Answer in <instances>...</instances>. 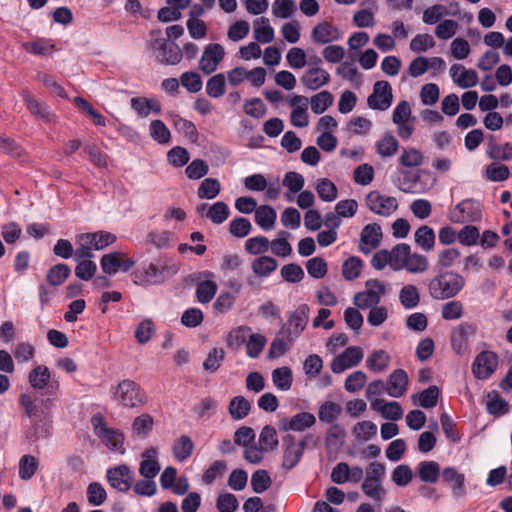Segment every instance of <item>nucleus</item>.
<instances>
[{
    "label": "nucleus",
    "mask_w": 512,
    "mask_h": 512,
    "mask_svg": "<svg viewBox=\"0 0 512 512\" xmlns=\"http://www.w3.org/2000/svg\"><path fill=\"white\" fill-rule=\"evenodd\" d=\"M53 396L46 398H33L30 394L24 393L19 397V403L24 408L25 414L34 423L35 440L47 437L49 434L46 424L49 419V411L53 406Z\"/></svg>",
    "instance_id": "nucleus-1"
},
{
    "label": "nucleus",
    "mask_w": 512,
    "mask_h": 512,
    "mask_svg": "<svg viewBox=\"0 0 512 512\" xmlns=\"http://www.w3.org/2000/svg\"><path fill=\"white\" fill-rule=\"evenodd\" d=\"M465 286V279L454 271H441L429 281L428 291L435 300L455 297Z\"/></svg>",
    "instance_id": "nucleus-2"
},
{
    "label": "nucleus",
    "mask_w": 512,
    "mask_h": 512,
    "mask_svg": "<svg viewBox=\"0 0 512 512\" xmlns=\"http://www.w3.org/2000/svg\"><path fill=\"white\" fill-rule=\"evenodd\" d=\"M309 312L310 308L307 304L299 305L289 314L287 321L280 327V334L295 342L307 326Z\"/></svg>",
    "instance_id": "nucleus-3"
},
{
    "label": "nucleus",
    "mask_w": 512,
    "mask_h": 512,
    "mask_svg": "<svg viewBox=\"0 0 512 512\" xmlns=\"http://www.w3.org/2000/svg\"><path fill=\"white\" fill-rule=\"evenodd\" d=\"M386 294V285L378 279H369L365 282V290L353 297L354 305L359 309H368L379 304L382 296Z\"/></svg>",
    "instance_id": "nucleus-4"
},
{
    "label": "nucleus",
    "mask_w": 512,
    "mask_h": 512,
    "mask_svg": "<svg viewBox=\"0 0 512 512\" xmlns=\"http://www.w3.org/2000/svg\"><path fill=\"white\" fill-rule=\"evenodd\" d=\"M144 398L140 386L130 379L121 381L113 392V399L129 408L141 406L144 403Z\"/></svg>",
    "instance_id": "nucleus-5"
},
{
    "label": "nucleus",
    "mask_w": 512,
    "mask_h": 512,
    "mask_svg": "<svg viewBox=\"0 0 512 512\" xmlns=\"http://www.w3.org/2000/svg\"><path fill=\"white\" fill-rule=\"evenodd\" d=\"M151 49L157 61L164 65H176L183 57L179 45L166 38H156L151 42Z\"/></svg>",
    "instance_id": "nucleus-6"
},
{
    "label": "nucleus",
    "mask_w": 512,
    "mask_h": 512,
    "mask_svg": "<svg viewBox=\"0 0 512 512\" xmlns=\"http://www.w3.org/2000/svg\"><path fill=\"white\" fill-rule=\"evenodd\" d=\"M28 381L35 390H45L46 396L55 397L60 387L59 381L52 378L49 368L45 365L33 368L29 372Z\"/></svg>",
    "instance_id": "nucleus-7"
},
{
    "label": "nucleus",
    "mask_w": 512,
    "mask_h": 512,
    "mask_svg": "<svg viewBox=\"0 0 512 512\" xmlns=\"http://www.w3.org/2000/svg\"><path fill=\"white\" fill-rule=\"evenodd\" d=\"M498 364L499 357L494 351L483 350L472 363V373L478 380H487L497 370Z\"/></svg>",
    "instance_id": "nucleus-8"
},
{
    "label": "nucleus",
    "mask_w": 512,
    "mask_h": 512,
    "mask_svg": "<svg viewBox=\"0 0 512 512\" xmlns=\"http://www.w3.org/2000/svg\"><path fill=\"white\" fill-rule=\"evenodd\" d=\"M482 217L481 205L478 201L468 198L458 203L449 213L453 223L476 222Z\"/></svg>",
    "instance_id": "nucleus-9"
},
{
    "label": "nucleus",
    "mask_w": 512,
    "mask_h": 512,
    "mask_svg": "<svg viewBox=\"0 0 512 512\" xmlns=\"http://www.w3.org/2000/svg\"><path fill=\"white\" fill-rule=\"evenodd\" d=\"M365 202L371 212L383 217H389L398 208V201L395 197L383 195L376 190L366 195Z\"/></svg>",
    "instance_id": "nucleus-10"
},
{
    "label": "nucleus",
    "mask_w": 512,
    "mask_h": 512,
    "mask_svg": "<svg viewBox=\"0 0 512 512\" xmlns=\"http://www.w3.org/2000/svg\"><path fill=\"white\" fill-rule=\"evenodd\" d=\"M307 442L306 439H302L296 442L295 437L288 434L283 437V461L282 467L286 470L293 469L301 460Z\"/></svg>",
    "instance_id": "nucleus-11"
},
{
    "label": "nucleus",
    "mask_w": 512,
    "mask_h": 512,
    "mask_svg": "<svg viewBox=\"0 0 512 512\" xmlns=\"http://www.w3.org/2000/svg\"><path fill=\"white\" fill-rule=\"evenodd\" d=\"M393 101L392 87L388 81H377L373 85V91L367 98L369 108L385 111Z\"/></svg>",
    "instance_id": "nucleus-12"
},
{
    "label": "nucleus",
    "mask_w": 512,
    "mask_h": 512,
    "mask_svg": "<svg viewBox=\"0 0 512 512\" xmlns=\"http://www.w3.org/2000/svg\"><path fill=\"white\" fill-rule=\"evenodd\" d=\"M106 478L112 488L126 493L132 487L134 475L129 466L122 464L109 468L106 472Z\"/></svg>",
    "instance_id": "nucleus-13"
},
{
    "label": "nucleus",
    "mask_w": 512,
    "mask_h": 512,
    "mask_svg": "<svg viewBox=\"0 0 512 512\" xmlns=\"http://www.w3.org/2000/svg\"><path fill=\"white\" fill-rule=\"evenodd\" d=\"M225 56V50L222 45L218 43H210L208 44L202 53L201 59L199 61L200 70L206 74L210 75L215 72L222 62Z\"/></svg>",
    "instance_id": "nucleus-14"
},
{
    "label": "nucleus",
    "mask_w": 512,
    "mask_h": 512,
    "mask_svg": "<svg viewBox=\"0 0 512 512\" xmlns=\"http://www.w3.org/2000/svg\"><path fill=\"white\" fill-rule=\"evenodd\" d=\"M316 423L315 416L310 412H300L291 418H282L279 420V429L283 432L295 431L303 432Z\"/></svg>",
    "instance_id": "nucleus-15"
},
{
    "label": "nucleus",
    "mask_w": 512,
    "mask_h": 512,
    "mask_svg": "<svg viewBox=\"0 0 512 512\" xmlns=\"http://www.w3.org/2000/svg\"><path fill=\"white\" fill-rule=\"evenodd\" d=\"M382 239L381 226L377 223H371L364 226L360 234V250L364 254L370 253L376 249Z\"/></svg>",
    "instance_id": "nucleus-16"
},
{
    "label": "nucleus",
    "mask_w": 512,
    "mask_h": 512,
    "mask_svg": "<svg viewBox=\"0 0 512 512\" xmlns=\"http://www.w3.org/2000/svg\"><path fill=\"white\" fill-rule=\"evenodd\" d=\"M408 375L403 369L394 370L388 377L386 392L389 396L399 398L405 394L408 387Z\"/></svg>",
    "instance_id": "nucleus-17"
},
{
    "label": "nucleus",
    "mask_w": 512,
    "mask_h": 512,
    "mask_svg": "<svg viewBox=\"0 0 512 512\" xmlns=\"http://www.w3.org/2000/svg\"><path fill=\"white\" fill-rule=\"evenodd\" d=\"M300 80L307 89L315 91L329 83L330 74L323 68L309 67Z\"/></svg>",
    "instance_id": "nucleus-18"
},
{
    "label": "nucleus",
    "mask_w": 512,
    "mask_h": 512,
    "mask_svg": "<svg viewBox=\"0 0 512 512\" xmlns=\"http://www.w3.org/2000/svg\"><path fill=\"white\" fill-rule=\"evenodd\" d=\"M158 451L154 447L146 449L141 454L139 473L146 479H154L160 471V464L157 461Z\"/></svg>",
    "instance_id": "nucleus-19"
},
{
    "label": "nucleus",
    "mask_w": 512,
    "mask_h": 512,
    "mask_svg": "<svg viewBox=\"0 0 512 512\" xmlns=\"http://www.w3.org/2000/svg\"><path fill=\"white\" fill-rule=\"evenodd\" d=\"M442 479L449 485L455 498H462L466 495L465 475L458 472L456 468H444L442 470Z\"/></svg>",
    "instance_id": "nucleus-20"
},
{
    "label": "nucleus",
    "mask_w": 512,
    "mask_h": 512,
    "mask_svg": "<svg viewBox=\"0 0 512 512\" xmlns=\"http://www.w3.org/2000/svg\"><path fill=\"white\" fill-rule=\"evenodd\" d=\"M311 38L315 43L325 45L339 40L341 34L337 27L327 21H323L313 28Z\"/></svg>",
    "instance_id": "nucleus-21"
},
{
    "label": "nucleus",
    "mask_w": 512,
    "mask_h": 512,
    "mask_svg": "<svg viewBox=\"0 0 512 512\" xmlns=\"http://www.w3.org/2000/svg\"><path fill=\"white\" fill-rule=\"evenodd\" d=\"M23 100L27 106V109L37 119L44 122H52L54 120V115L45 102L37 100L26 92L23 93Z\"/></svg>",
    "instance_id": "nucleus-22"
},
{
    "label": "nucleus",
    "mask_w": 512,
    "mask_h": 512,
    "mask_svg": "<svg viewBox=\"0 0 512 512\" xmlns=\"http://www.w3.org/2000/svg\"><path fill=\"white\" fill-rule=\"evenodd\" d=\"M477 327L474 324L462 323L455 328L451 335V346L453 350L461 354L464 350L470 335L476 333Z\"/></svg>",
    "instance_id": "nucleus-23"
},
{
    "label": "nucleus",
    "mask_w": 512,
    "mask_h": 512,
    "mask_svg": "<svg viewBox=\"0 0 512 512\" xmlns=\"http://www.w3.org/2000/svg\"><path fill=\"white\" fill-rule=\"evenodd\" d=\"M80 240L91 245L94 250H103L116 242V235L107 231H97L80 235Z\"/></svg>",
    "instance_id": "nucleus-24"
},
{
    "label": "nucleus",
    "mask_w": 512,
    "mask_h": 512,
    "mask_svg": "<svg viewBox=\"0 0 512 512\" xmlns=\"http://www.w3.org/2000/svg\"><path fill=\"white\" fill-rule=\"evenodd\" d=\"M132 276L133 282L137 285L159 284L162 278L159 265L154 263H150L145 268L136 269Z\"/></svg>",
    "instance_id": "nucleus-25"
},
{
    "label": "nucleus",
    "mask_w": 512,
    "mask_h": 512,
    "mask_svg": "<svg viewBox=\"0 0 512 512\" xmlns=\"http://www.w3.org/2000/svg\"><path fill=\"white\" fill-rule=\"evenodd\" d=\"M130 105L140 117H147L150 112L160 114L162 110L160 102L155 98L134 97Z\"/></svg>",
    "instance_id": "nucleus-26"
},
{
    "label": "nucleus",
    "mask_w": 512,
    "mask_h": 512,
    "mask_svg": "<svg viewBox=\"0 0 512 512\" xmlns=\"http://www.w3.org/2000/svg\"><path fill=\"white\" fill-rule=\"evenodd\" d=\"M110 450L120 452L123 454L124 449V435L119 429L108 428L97 436Z\"/></svg>",
    "instance_id": "nucleus-27"
},
{
    "label": "nucleus",
    "mask_w": 512,
    "mask_h": 512,
    "mask_svg": "<svg viewBox=\"0 0 512 512\" xmlns=\"http://www.w3.org/2000/svg\"><path fill=\"white\" fill-rule=\"evenodd\" d=\"M440 390L436 385H431L418 394L412 396L415 405H419L424 409H430L437 405Z\"/></svg>",
    "instance_id": "nucleus-28"
},
{
    "label": "nucleus",
    "mask_w": 512,
    "mask_h": 512,
    "mask_svg": "<svg viewBox=\"0 0 512 512\" xmlns=\"http://www.w3.org/2000/svg\"><path fill=\"white\" fill-rule=\"evenodd\" d=\"M416 245L424 252H430L434 249L436 235L430 226L422 225L414 233Z\"/></svg>",
    "instance_id": "nucleus-29"
},
{
    "label": "nucleus",
    "mask_w": 512,
    "mask_h": 512,
    "mask_svg": "<svg viewBox=\"0 0 512 512\" xmlns=\"http://www.w3.org/2000/svg\"><path fill=\"white\" fill-rule=\"evenodd\" d=\"M39 459L31 454L23 455L18 464V475L21 480L28 481L33 478L39 469Z\"/></svg>",
    "instance_id": "nucleus-30"
},
{
    "label": "nucleus",
    "mask_w": 512,
    "mask_h": 512,
    "mask_svg": "<svg viewBox=\"0 0 512 512\" xmlns=\"http://www.w3.org/2000/svg\"><path fill=\"white\" fill-rule=\"evenodd\" d=\"M254 218L257 225H259L264 231H269L275 225L277 214L273 207L269 205H261L255 210Z\"/></svg>",
    "instance_id": "nucleus-31"
},
{
    "label": "nucleus",
    "mask_w": 512,
    "mask_h": 512,
    "mask_svg": "<svg viewBox=\"0 0 512 512\" xmlns=\"http://www.w3.org/2000/svg\"><path fill=\"white\" fill-rule=\"evenodd\" d=\"M419 479L425 483H435L440 474V465L436 461H421L416 467Z\"/></svg>",
    "instance_id": "nucleus-32"
},
{
    "label": "nucleus",
    "mask_w": 512,
    "mask_h": 512,
    "mask_svg": "<svg viewBox=\"0 0 512 512\" xmlns=\"http://www.w3.org/2000/svg\"><path fill=\"white\" fill-rule=\"evenodd\" d=\"M382 482L383 481H381V480H373L370 478L369 479L364 478L362 485H361V490L364 493V495L367 496L368 498L372 499L379 505L381 504V502L384 500V498L386 496V490L383 487Z\"/></svg>",
    "instance_id": "nucleus-33"
},
{
    "label": "nucleus",
    "mask_w": 512,
    "mask_h": 512,
    "mask_svg": "<svg viewBox=\"0 0 512 512\" xmlns=\"http://www.w3.org/2000/svg\"><path fill=\"white\" fill-rule=\"evenodd\" d=\"M278 267L277 261L269 256H260L252 261L251 268L255 275L268 277Z\"/></svg>",
    "instance_id": "nucleus-34"
},
{
    "label": "nucleus",
    "mask_w": 512,
    "mask_h": 512,
    "mask_svg": "<svg viewBox=\"0 0 512 512\" xmlns=\"http://www.w3.org/2000/svg\"><path fill=\"white\" fill-rule=\"evenodd\" d=\"M254 38L260 43H270L274 39V29L269 19L260 17L254 21Z\"/></svg>",
    "instance_id": "nucleus-35"
},
{
    "label": "nucleus",
    "mask_w": 512,
    "mask_h": 512,
    "mask_svg": "<svg viewBox=\"0 0 512 512\" xmlns=\"http://www.w3.org/2000/svg\"><path fill=\"white\" fill-rule=\"evenodd\" d=\"M390 359V355L386 351L380 349L373 352L366 359V366L370 371L380 373L387 369Z\"/></svg>",
    "instance_id": "nucleus-36"
},
{
    "label": "nucleus",
    "mask_w": 512,
    "mask_h": 512,
    "mask_svg": "<svg viewBox=\"0 0 512 512\" xmlns=\"http://www.w3.org/2000/svg\"><path fill=\"white\" fill-rule=\"evenodd\" d=\"M294 344L288 337L281 335L278 332L277 336L273 339L268 350V358L276 359L283 356Z\"/></svg>",
    "instance_id": "nucleus-37"
},
{
    "label": "nucleus",
    "mask_w": 512,
    "mask_h": 512,
    "mask_svg": "<svg viewBox=\"0 0 512 512\" xmlns=\"http://www.w3.org/2000/svg\"><path fill=\"white\" fill-rule=\"evenodd\" d=\"M250 409V402L243 396L232 398L228 407L231 417L235 420L245 418L249 414Z\"/></svg>",
    "instance_id": "nucleus-38"
},
{
    "label": "nucleus",
    "mask_w": 512,
    "mask_h": 512,
    "mask_svg": "<svg viewBox=\"0 0 512 512\" xmlns=\"http://www.w3.org/2000/svg\"><path fill=\"white\" fill-rule=\"evenodd\" d=\"M272 381L279 390H289L293 382V374L291 369L287 366L276 368L272 372Z\"/></svg>",
    "instance_id": "nucleus-39"
},
{
    "label": "nucleus",
    "mask_w": 512,
    "mask_h": 512,
    "mask_svg": "<svg viewBox=\"0 0 512 512\" xmlns=\"http://www.w3.org/2000/svg\"><path fill=\"white\" fill-rule=\"evenodd\" d=\"M316 192L324 202H332L338 197L336 185L328 178H320L317 181Z\"/></svg>",
    "instance_id": "nucleus-40"
},
{
    "label": "nucleus",
    "mask_w": 512,
    "mask_h": 512,
    "mask_svg": "<svg viewBox=\"0 0 512 512\" xmlns=\"http://www.w3.org/2000/svg\"><path fill=\"white\" fill-rule=\"evenodd\" d=\"M389 253H391L392 268L394 270L403 269L411 253V247L407 243H399Z\"/></svg>",
    "instance_id": "nucleus-41"
},
{
    "label": "nucleus",
    "mask_w": 512,
    "mask_h": 512,
    "mask_svg": "<svg viewBox=\"0 0 512 512\" xmlns=\"http://www.w3.org/2000/svg\"><path fill=\"white\" fill-rule=\"evenodd\" d=\"M399 301L406 309L415 308L420 301V295L416 286L407 284L399 292Z\"/></svg>",
    "instance_id": "nucleus-42"
},
{
    "label": "nucleus",
    "mask_w": 512,
    "mask_h": 512,
    "mask_svg": "<svg viewBox=\"0 0 512 512\" xmlns=\"http://www.w3.org/2000/svg\"><path fill=\"white\" fill-rule=\"evenodd\" d=\"M342 408L333 401H325L318 410V418L323 423H333L341 414Z\"/></svg>",
    "instance_id": "nucleus-43"
},
{
    "label": "nucleus",
    "mask_w": 512,
    "mask_h": 512,
    "mask_svg": "<svg viewBox=\"0 0 512 512\" xmlns=\"http://www.w3.org/2000/svg\"><path fill=\"white\" fill-rule=\"evenodd\" d=\"M194 444L187 435L180 436L173 446L174 457L182 462L189 458L193 452Z\"/></svg>",
    "instance_id": "nucleus-44"
},
{
    "label": "nucleus",
    "mask_w": 512,
    "mask_h": 512,
    "mask_svg": "<svg viewBox=\"0 0 512 512\" xmlns=\"http://www.w3.org/2000/svg\"><path fill=\"white\" fill-rule=\"evenodd\" d=\"M333 100V95L326 90L313 95L310 99L312 112L317 115L324 113L332 105Z\"/></svg>",
    "instance_id": "nucleus-45"
},
{
    "label": "nucleus",
    "mask_w": 512,
    "mask_h": 512,
    "mask_svg": "<svg viewBox=\"0 0 512 512\" xmlns=\"http://www.w3.org/2000/svg\"><path fill=\"white\" fill-rule=\"evenodd\" d=\"M279 445L277 431L271 425H266L259 435V446L266 452L275 450Z\"/></svg>",
    "instance_id": "nucleus-46"
},
{
    "label": "nucleus",
    "mask_w": 512,
    "mask_h": 512,
    "mask_svg": "<svg viewBox=\"0 0 512 512\" xmlns=\"http://www.w3.org/2000/svg\"><path fill=\"white\" fill-rule=\"evenodd\" d=\"M230 215L228 205L223 201L213 203L206 211V217L214 224H222Z\"/></svg>",
    "instance_id": "nucleus-47"
},
{
    "label": "nucleus",
    "mask_w": 512,
    "mask_h": 512,
    "mask_svg": "<svg viewBox=\"0 0 512 512\" xmlns=\"http://www.w3.org/2000/svg\"><path fill=\"white\" fill-rule=\"evenodd\" d=\"M206 94L211 98H219L226 90V79L223 73H218L206 82Z\"/></svg>",
    "instance_id": "nucleus-48"
},
{
    "label": "nucleus",
    "mask_w": 512,
    "mask_h": 512,
    "mask_svg": "<svg viewBox=\"0 0 512 512\" xmlns=\"http://www.w3.org/2000/svg\"><path fill=\"white\" fill-rule=\"evenodd\" d=\"M221 190L220 182L215 178H205L197 190L200 199H214Z\"/></svg>",
    "instance_id": "nucleus-49"
},
{
    "label": "nucleus",
    "mask_w": 512,
    "mask_h": 512,
    "mask_svg": "<svg viewBox=\"0 0 512 512\" xmlns=\"http://www.w3.org/2000/svg\"><path fill=\"white\" fill-rule=\"evenodd\" d=\"M398 147L399 143L397 139L391 134H386L383 138L377 141L376 152L381 157H391L397 152Z\"/></svg>",
    "instance_id": "nucleus-50"
},
{
    "label": "nucleus",
    "mask_w": 512,
    "mask_h": 512,
    "mask_svg": "<svg viewBox=\"0 0 512 512\" xmlns=\"http://www.w3.org/2000/svg\"><path fill=\"white\" fill-rule=\"evenodd\" d=\"M173 124L176 130L179 133L183 134L191 142H196L198 140V131L195 124L192 121L184 119L177 115L173 119Z\"/></svg>",
    "instance_id": "nucleus-51"
},
{
    "label": "nucleus",
    "mask_w": 512,
    "mask_h": 512,
    "mask_svg": "<svg viewBox=\"0 0 512 512\" xmlns=\"http://www.w3.org/2000/svg\"><path fill=\"white\" fill-rule=\"evenodd\" d=\"M289 236L290 234L287 231L278 233V238L274 239L269 245L273 254L279 257H287L292 253V246L287 240Z\"/></svg>",
    "instance_id": "nucleus-52"
},
{
    "label": "nucleus",
    "mask_w": 512,
    "mask_h": 512,
    "mask_svg": "<svg viewBox=\"0 0 512 512\" xmlns=\"http://www.w3.org/2000/svg\"><path fill=\"white\" fill-rule=\"evenodd\" d=\"M487 155L493 160L509 161L512 159V145L510 143L499 145L490 141L488 144Z\"/></svg>",
    "instance_id": "nucleus-53"
},
{
    "label": "nucleus",
    "mask_w": 512,
    "mask_h": 512,
    "mask_svg": "<svg viewBox=\"0 0 512 512\" xmlns=\"http://www.w3.org/2000/svg\"><path fill=\"white\" fill-rule=\"evenodd\" d=\"M271 484V477L264 469L256 470L251 476V488L257 494H261L268 490Z\"/></svg>",
    "instance_id": "nucleus-54"
},
{
    "label": "nucleus",
    "mask_w": 512,
    "mask_h": 512,
    "mask_svg": "<svg viewBox=\"0 0 512 512\" xmlns=\"http://www.w3.org/2000/svg\"><path fill=\"white\" fill-rule=\"evenodd\" d=\"M120 256H125V254L120 252L104 254L100 259L102 271L108 275H115L120 271Z\"/></svg>",
    "instance_id": "nucleus-55"
},
{
    "label": "nucleus",
    "mask_w": 512,
    "mask_h": 512,
    "mask_svg": "<svg viewBox=\"0 0 512 512\" xmlns=\"http://www.w3.org/2000/svg\"><path fill=\"white\" fill-rule=\"evenodd\" d=\"M70 272L67 264H56L48 270L47 281L53 286H59L69 277Z\"/></svg>",
    "instance_id": "nucleus-56"
},
{
    "label": "nucleus",
    "mask_w": 512,
    "mask_h": 512,
    "mask_svg": "<svg viewBox=\"0 0 512 512\" xmlns=\"http://www.w3.org/2000/svg\"><path fill=\"white\" fill-rule=\"evenodd\" d=\"M429 267V262L426 256L419 253H410L407 262L403 269L410 273H424Z\"/></svg>",
    "instance_id": "nucleus-57"
},
{
    "label": "nucleus",
    "mask_w": 512,
    "mask_h": 512,
    "mask_svg": "<svg viewBox=\"0 0 512 512\" xmlns=\"http://www.w3.org/2000/svg\"><path fill=\"white\" fill-rule=\"evenodd\" d=\"M87 500L93 506L102 505L107 498V492L99 482H91L86 490Z\"/></svg>",
    "instance_id": "nucleus-58"
},
{
    "label": "nucleus",
    "mask_w": 512,
    "mask_h": 512,
    "mask_svg": "<svg viewBox=\"0 0 512 512\" xmlns=\"http://www.w3.org/2000/svg\"><path fill=\"white\" fill-rule=\"evenodd\" d=\"M377 433V426L369 420L358 422L353 428V434L357 440L369 441Z\"/></svg>",
    "instance_id": "nucleus-59"
},
{
    "label": "nucleus",
    "mask_w": 512,
    "mask_h": 512,
    "mask_svg": "<svg viewBox=\"0 0 512 512\" xmlns=\"http://www.w3.org/2000/svg\"><path fill=\"white\" fill-rule=\"evenodd\" d=\"M297 10L293 0H275L272 4V13L281 19L290 18Z\"/></svg>",
    "instance_id": "nucleus-60"
},
{
    "label": "nucleus",
    "mask_w": 512,
    "mask_h": 512,
    "mask_svg": "<svg viewBox=\"0 0 512 512\" xmlns=\"http://www.w3.org/2000/svg\"><path fill=\"white\" fill-rule=\"evenodd\" d=\"M217 292V284L212 280L201 281L196 288V297L200 303L210 302Z\"/></svg>",
    "instance_id": "nucleus-61"
},
{
    "label": "nucleus",
    "mask_w": 512,
    "mask_h": 512,
    "mask_svg": "<svg viewBox=\"0 0 512 512\" xmlns=\"http://www.w3.org/2000/svg\"><path fill=\"white\" fill-rule=\"evenodd\" d=\"M224 358L225 352L222 348H213L203 362L204 370L208 373H215L220 368Z\"/></svg>",
    "instance_id": "nucleus-62"
},
{
    "label": "nucleus",
    "mask_w": 512,
    "mask_h": 512,
    "mask_svg": "<svg viewBox=\"0 0 512 512\" xmlns=\"http://www.w3.org/2000/svg\"><path fill=\"white\" fill-rule=\"evenodd\" d=\"M167 160L168 163L173 167L180 168L185 166L189 162L190 155L186 148L181 146H175L168 151Z\"/></svg>",
    "instance_id": "nucleus-63"
},
{
    "label": "nucleus",
    "mask_w": 512,
    "mask_h": 512,
    "mask_svg": "<svg viewBox=\"0 0 512 512\" xmlns=\"http://www.w3.org/2000/svg\"><path fill=\"white\" fill-rule=\"evenodd\" d=\"M150 136L160 144L170 141L171 134L162 120H153L149 126Z\"/></svg>",
    "instance_id": "nucleus-64"
}]
</instances>
